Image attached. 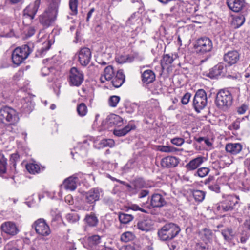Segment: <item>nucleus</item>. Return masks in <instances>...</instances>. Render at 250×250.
I'll list each match as a JSON object with an SVG mask.
<instances>
[{
  "mask_svg": "<svg viewBox=\"0 0 250 250\" xmlns=\"http://www.w3.org/2000/svg\"><path fill=\"white\" fill-rule=\"evenodd\" d=\"M77 111L79 116L83 117L87 113V107L85 104L82 103L78 105Z\"/></svg>",
  "mask_w": 250,
  "mask_h": 250,
  "instance_id": "ea45409f",
  "label": "nucleus"
},
{
  "mask_svg": "<svg viewBox=\"0 0 250 250\" xmlns=\"http://www.w3.org/2000/svg\"><path fill=\"white\" fill-rule=\"evenodd\" d=\"M158 150L161 152L167 153H174L178 150L177 148L173 146H159Z\"/></svg>",
  "mask_w": 250,
  "mask_h": 250,
  "instance_id": "37998d69",
  "label": "nucleus"
},
{
  "mask_svg": "<svg viewBox=\"0 0 250 250\" xmlns=\"http://www.w3.org/2000/svg\"><path fill=\"white\" fill-rule=\"evenodd\" d=\"M67 220L71 223L77 222L79 219L80 216L76 213H70L66 215Z\"/></svg>",
  "mask_w": 250,
  "mask_h": 250,
  "instance_id": "49530a36",
  "label": "nucleus"
},
{
  "mask_svg": "<svg viewBox=\"0 0 250 250\" xmlns=\"http://www.w3.org/2000/svg\"><path fill=\"white\" fill-rule=\"evenodd\" d=\"M41 3V0H36L33 3L29 4L23 11V22L29 19L31 21L34 19L38 10Z\"/></svg>",
  "mask_w": 250,
  "mask_h": 250,
  "instance_id": "9b49d317",
  "label": "nucleus"
},
{
  "mask_svg": "<svg viewBox=\"0 0 250 250\" xmlns=\"http://www.w3.org/2000/svg\"><path fill=\"white\" fill-rule=\"evenodd\" d=\"M112 80V85L116 88L120 87L124 83L125 76L122 70H118Z\"/></svg>",
  "mask_w": 250,
  "mask_h": 250,
  "instance_id": "393cba45",
  "label": "nucleus"
},
{
  "mask_svg": "<svg viewBox=\"0 0 250 250\" xmlns=\"http://www.w3.org/2000/svg\"><path fill=\"white\" fill-rule=\"evenodd\" d=\"M141 78L144 83L149 84L155 80V74L151 70H146L142 74Z\"/></svg>",
  "mask_w": 250,
  "mask_h": 250,
  "instance_id": "a878e982",
  "label": "nucleus"
},
{
  "mask_svg": "<svg viewBox=\"0 0 250 250\" xmlns=\"http://www.w3.org/2000/svg\"><path fill=\"white\" fill-rule=\"evenodd\" d=\"M91 58L90 50L87 47L82 48L78 53L79 62L83 66H86L89 63Z\"/></svg>",
  "mask_w": 250,
  "mask_h": 250,
  "instance_id": "4468645a",
  "label": "nucleus"
},
{
  "mask_svg": "<svg viewBox=\"0 0 250 250\" xmlns=\"http://www.w3.org/2000/svg\"><path fill=\"white\" fill-rule=\"evenodd\" d=\"M135 128V125L132 124H129L124 128L119 129L115 130L114 134L117 136H123L126 135L130 130H133Z\"/></svg>",
  "mask_w": 250,
  "mask_h": 250,
  "instance_id": "7c9ffc66",
  "label": "nucleus"
},
{
  "mask_svg": "<svg viewBox=\"0 0 250 250\" xmlns=\"http://www.w3.org/2000/svg\"><path fill=\"white\" fill-rule=\"evenodd\" d=\"M209 171L210 169L208 167H201L197 170L195 175H197L200 177L203 178L207 176L209 173Z\"/></svg>",
  "mask_w": 250,
  "mask_h": 250,
  "instance_id": "a18cd8bd",
  "label": "nucleus"
},
{
  "mask_svg": "<svg viewBox=\"0 0 250 250\" xmlns=\"http://www.w3.org/2000/svg\"><path fill=\"white\" fill-rule=\"evenodd\" d=\"M86 245L87 249L90 250H102L104 248L102 245L101 237L98 235H93L88 237Z\"/></svg>",
  "mask_w": 250,
  "mask_h": 250,
  "instance_id": "ddd939ff",
  "label": "nucleus"
},
{
  "mask_svg": "<svg viewBox=\"0 0 250 250\" xmlns=\"http://www.w3.org/2000/svg\"><path fill=\"white\" fill-rule=\"evenodd\" d=\"M32 228H34L37 233L39 235L46 236L51 233L49 226L44 219L40 218L34 222L32 225Z\"/></svg>",
  "mask_w": 250,
  "mask_h": 250,
  "instance_id": "f8f14e48",
  "label": "nucleus"
},
{
  "mask_svg": "<svg viewBox=\"0 0 250 250\" xmlns=\"http://www.w3.org/2000/svg\"><path fill=\"white\" fill-rule=\"evenodd\" d=\"M0 120L2 122H7L10 125H15L19 121L17 111L13 108L5 106L0 109Z\"/></svg>",
  "mask_w": 250,
  "mask_h": 250,
  "instance_id": "423d86ee",
  "label": "nucleus"
},
{
  "mask_svg": "<svg viewBox=\"0 0 250 250\" xmlns=\"http://www.w3.org/2000/svg\"><path fill=\"white\" fill-rule=\"evenodd\" d=\"M229 8L234 12H239L245 6V0H227Z\"/></svg>",
  "mask_w": 250,
  "mask_h": 250,
  "instance_id": "f3484780",
  "label": "nucleus"
},
{
  "mask_svg": "<svg viewBox=\"0 0 250 250\" xmlns=\"http://www.w3.org/2000/svg\"><path fill=\"white\" fill-rule=\"evenodd\" d=\"M126 61H122L120 62V63H125V62H131L134 60V57L130 56V55H127L125 57Z\"/></svg>",
  "mask_w": 250,
  "mask_h": 250,
  "instance_id": "338daca9",
  "label": "nucleus"
},
{
  "mask_svg": "<svg viewBox=\"0 0 250 250\" xmlns=\"http://www.w3.org/2000/svg\"><path fill=\"white\" fill-rule=\"evenodd\" d=\"M135 235L130 231H126L123 233L120 237V240L124 242L131 241L135 238Z\"/></svg>",
  "mask_w": 250,
  "mask_h": 250,
  "instance_id": "c9c22d12",
  "label": "nucleus"
},
{
  "mask_svg": "<svg viewBox=\"0 0 250 250\" xmlns=\"http://www.w3.org/2000/svg\"><path fill=\"white\" fill-rule=\"evenodd\" d=\"M137 107V104H133L126 107V111L127 113L131 114L134 112L135 108Z\"/></svg>",
  "mask_w": 250,
  "mask_h": 250,
  "instance_id": "e2e57ef3",
  "label": "nucleus"
},
{
  "mask_svg": "<svg viewBox=\"0 0 250 250\" xmlns=\"http://www.w3.org/2000/svg\"><path fill=\"white\" fill-rule=\"evenodd\" d=\"M115 75L113 67L111 66H107L104 70L103 74L100 78L101 83H104L106 81L111 80Z\"/></svg>",
  "mask_w": 250,
  "mask_h": 250,
  "instance_id": "4be33fe9",
  "label": "nucleus"
},
{
  "mask_svg": "<svg viewBox=\"0 0 250 250\" xmlns=\"http://www.w3.org/2000/svg\"><path fill=\"white\" fill-rule=\"evenodd\" d=\"M26 168L30 173L36 174L44 170L45 167L38 164L30 163L26 165Z\"/></svg>",
  "mask_w": 250,
  "mask_h": 250,
  "instance_id": "bb28decb",
  "label": "nucleus"
},
{
  "mask_svg": "<svg viewBox=\"0 0 250 250\" xmlns=\"http://www.w3.org/2000/svg\"><path fill=\"white\" fill-rule=\"evenodd\" d=\"M245 21V19L244 15H239L233 18L232 23L235 28H239L243 24Z\"/></svg>",
  "mask_w": 250,
  "mask_h": 250,
  "instance_id": "f704fd0d",
  "label": "nucleus"
},
{
  "mask_svg": "<svg viewBox=\"0 0 250 250\" xmlns=\"http://www.w3.org/2000/svg\"><path fill=\"white\" fill-rule=\"evenodd\" d=\"M32 52V49L28 44L17 47L14 50L12 54L13 63L19 66L28 58Z\"/></svg>",
  "mask_w": 250,
  "mask_h": 250,
  "instance_id": "39448f33",
  "label": "nucleus"
},
{
  "mask_svg": "<svg viewBox=\"0 0 250 250\" xmlns=\"http://www.w3.org/2000/svg\"><path fill=\"white\" fill-rule=\"evenodd\" d=\"M129 208L133 211H140L142 212L146 213L147 211L144 209L140 208L136 204H132L130 206Z\"/></svg>",
  "mask_w": 250,
  "mask_h": 250,
  "instance_id": "13d9d810",
  "label": "nucleus"
},
{
  "mask_svg": "<svg viewBox=\"0 0 250 250\" xmlns=\"http://www.w3.org/2000/svg\"><path fill=\"white\" fill-rule=\"evenodd\" d=\"M239 54L236 50L228 52L224 56V60L229 65L235 64L239 60Z\"/></svg>",
  "mask_w": 250,
  "mask_h": 250,
  "instance_id": "a211bd4d",
  "label": "nucleus"
},
{
  "mask_svg": "<svg viewBox=\"0 0 250 250\" xmlns=\"http://www.w3.org/2000/svg\"><path fill=\"white\" fill-rule=\"evenodd\" d=\"M114 141L112 139L103 140L101 142V144L104 147L109 146L112 147L114 146Z\"/></svg>",
  "mask_w": 250,
  "mask_h": 250,
  "instance_id": "864d4df0",
  "label": "nucleus"
},
{
  "mask_svg": "<svg viewBox=\"0 0 250 250\" xmlns=\"http://www.w3.org/2000/svg\"><path fill=\"white\" fill-rule=\"evenodd\" d=\"M184 142V139L180 137H175L171 140V143L178 146H181Z\"/></svg>",
  "mask_w": 250,
  "mask_h": 250,
  "instance_id": "603ef678",
  "label": "nucleus"
},
{
  "mask_svg": "<svg viewBox=\"0 0 250 250\" xmlns=\"http://www.w3.org/2000/svg\"><path fill=\"white\" fill-rule=\"evenodd\" d=\"M179 163V159L176 157L167 156L162 159L161 164L163 167H176Z\"/></svg>",
  "mask_w": 250,
  "mask_h": 250,
  "instance_id": "412c9836",
  "label": "nucleus"
},
{
  "mask_svg": "<svg viewBox=\"0 0 250 250\" xmlns=\"http://www.w3.org/2000/svg\"><path fill=\"white\" fill-rule=\"evenodd\" d=\"M78 0H69V8L72 15H76L78 12Z\"/></svg>",
  "mask_w": 250,
  "mask_h": 250,
  "instance_id": "de8ad7c7",
  "label": "nucleus"
},
{
  "mask_svg": "<svg viewBox=\"0 0 250 250\" xmlns=\"http://www.w3.org/2000/svg\"><path fill=\"white\" fill-rule=\"evenodd\" d=\"M173 56V54L171 56L167 54L163 55L161 61V65L163 69H165L173 62L174 60Z\"/></svg>",
  "mask_w": 250,
  "mask_h": 250,
  "instance_id": "2f4dec72",
  "label": "nucleus"
},
{
  "mask_svg": "<svg viewBox=\"0 0 250 250\" xmlns=\"http://www.w3.org/2000/svg\"><path fill=\"white\" fill-rule=\"evenodd\" d=\"M61 0H49V5L39 17V21L43 27L51 26L57 19L58 8Z\"/></svg>",
  "mask_w": 250,
  "mask_h": 250,
  "instance_id": "f257e3e1",
  "label": "nucleus"
},
{
  "mask_svg": "<svg viewBox=\"0 0 250 250\" xmlns=\"http://www.w3.org/2000/svg\"><path fill=\"white\" fill-rule=\"evenodd\" d=\"M221 233L224 239L229 243H230L234 237L233 232L230 229H226L223 230Z\"/></svg>",
  "mask_w": 250,
  "mask_h": 250,
  "instance_id": "72a5a7b5",
  "label": "nucleus"
},
{
  "mask_svg": "<svg viewBox=\"0 0 250 250\" xmlns=\"http://www.w3.org/2000/svg\"><path fill=\"white\" fill-rule=\"evenodd\" d=\"M180 230L181 229L177 225L169 223L165 224L159 229L157 233L160 239L163 241H167L176 237Z\"/></svg>",
  "mask_w": 250,
  "mask_h": 250,
  "instance_id": "f03ea898",
  "label": "nucleus"
},
{
  "mask_svg": "<svg viewBox=\"0 0 250 250\" xmlns=\"http://www.w3.org/2000/svg\"><path fill=\"white\" fill-rule=\"evenodd\" d=\"M242 148L243 146L240 143H229L227 144L225 146L226 151L233 155L240 153Z\"/></svg>",
  "mask_w": 250,
  "mask_h": 250,
  "instance_id": "6ab92c4d",
  "label": "nucleus"
},
{
  "mask_svg": "<svg viewBox=\"0 0 250 250\" xmlns=\"http://www.w3.org/2000/svg\"><path fill=\"white\" fill-rule=\"evenodd\" d=\"M239 198L237 196L228 195L223 197V200L215 204L213 208L218 211L226 212L232 210L238 203Z\"/></svg>",
  "mask_w": 250,
  "mask_h": 250,
  "instance_id": "7ed1b4c3",
  "label": "nucleus"
},
{
  "mask_svg": "<svg viewBox=\"0 0 250 250\" xmlns=\"http://www.w3.org/2000/svg\"><path fill=\"white\" fill-rule=\"evenodd\" d=\"M103 194V190L99 188H93L86 192L83 194V198L85 203L91 205V208L87 210H93L97 201L100 199Z\"/></svg>",
  "mask_w": 250,
  "mask_h": 250,
  "instance_id": "6e6552de",
  "label": "nucleus"
},
{
  "mask_svg": "<svg viewBox=\"0 0 250 250\" xmlns=\"http://www.w3.org/2000/svg\"><path fill=\"white\" fill-rule=\"evenodd\" d=\"M168 245L171 250H178L179 249L178 245L176 242H172Z\"/></svg>",
  "mask_w": 250,
  "mask_h": 250,
  "instance_id": "774afa93",
  "label": "nucleus"
},
{
  "mask_svg": "<svg viewBox=\"0 0 250 250\" xmlns=\"http://www.w3.org/2000/svg\"><path fill=\"white\" fill-rule=\"evenodd\" d=\"M221 161H223L227 165H229L233 162L232 159L231 158H229L227 155L222 156Z\"/></svg>",
  "mask_w": 250,
  "mask_h": 250,
  "instance_id": "680f3d73",
  "label": "nucleus"
},
{
  "mask_svg": "<svg viewBox=\"0 0 250 250\" xmlns=\"http://www.w3.org/2000/svg\"><path fill=\"white\" fill-rule=\"evenodd\" d=\"M192 194L195 200L198 202H202L206 195L205 192L199 190H194Z\"/></svg>",
  "mask_w": 250,
  "mask_h": 250,
  "instance_id": "58836bf2",
  "label": "nucleus"
},
{
  "mask_svg": "<svg viewBox=\"0 0 250 250\" xmlns=\"http://www.w3.org/2000/svg\"><path fill=\"white\" fill-rule=\"evenodd\" d=\"M201 238L204 241L208 242L211 239L212 233L210 230L205 228L201 232Z\"/></svg>",
  "mask_w": 250,
  "mask_h": 250,
  "instance_id": "e433bc0d",
  "label": "nucleus"
},
{
  "mask_svg": "<svg viewBox=\"0 0 250 250\" xmlns=\"http://www.w3.org/2000/svg\"><path fill=\"white\" fill-rule=\"evenodd\" d=\"M51 44L49 42L44 45V46L40 50L41 55H44L45 52L50 49Z\"/></svg>",
  "mask_w": 250,
  "mask_h": 250,
  "instance_id": "052dcab7",
  "label": "nucleus"
},
{
  "mask_svg": "<svg viewBox=\"0 0 250 250\" xmlns=\"http://www.w3.org/2000/svg\"><path fill=\"white\" fill-rule=\"evenodd\" d=\"M77 182L78 178L76 177L70 176L64 181L63 184L61 185V188L66 190L73 191L77 188Z\"/></svg>",
  "mask_w": 250,
  "mask_h": 250,
  "instance_id": "aec40b11",
  "label": "nucleus"
},
{
  "mask_svg": "<svg viewBox=\"0 0 250 250\" xmlns=\"http://www.w3.org/2000/svg\"><path fill=\"white\" fill-rule=\"evenodd\" d=\"M196 250H208V242L198 243L195 247Z\"/></svg>",
  "mask_w": 250,
  "mask_h": 250,
  "instance_id": "3c124183",
  "label": "nucleus"
},
{
  "mask_svg": "<svg viewBox=\"0 0 250 250\" xmlns=\"http://www.w3.org/2000/svg\"><path fill=\"white\" fill-rule=\"evenodd\" d=\"M7 159L3 152L0 151V176L6 173L7 171Z\"/></svg>",
  "mask_w": 250,
  "mask_h": 250,
  "instance_id": "473e14b6",
  "label": "nucleus"
},
{
  "mask_svg": "<svg viewBox=\"0 0 250 250\" xmlns=\"http://www.w3.org/2000/svg\"><path fill=\"white\" fill-rule=\"evenodd\" d=\"M132 184L133 186V194H137L141 189L145 188L146 186L145 181L140 178L134 180Z\"/></svg>",
  "mask_w": 250,
  "mask_h": 250,
  "instance_id": "c756f323",
  "label": "nucleus"
},
{
  "mask_svg": "<svg viewBox=\"0 0 250 250\" xmlns=\"http://www.w3.org/2000/svg\"><path fill=\"white\" fill-rule=\"evenodd\" d=\"M240 122L241 119L239 118L237 119L235 121H234L231 125H230L229 126L228 128L230 130H238L240 128Z\"/></svg>",
  "mask_w": 250,
  "mask_h": 250,
  "instance_id": "8fccbe9b",
  "label": "nucleus"
},
{
  "mask_svg": "<svg viewBox=\"0 0 250 250\" xmlns=\"http://www.w3.org/2000/svg\"><path fill=\"white\" fill-rule=\"evenodd\" d=\"M208 98L206 91L200 89L198 90L193 99L192 105L195 111L197 112H200L207 104Z\"/></svg>",
  "mask_w": 250,
  "mask_h": 250,
  "instance_id": "0eeeda50",
  "label": "nucleus"
},
{
  "mask_svg": "<svg viewBox=\"0 0 250 250\" xmlns=\"http://www.w3.org/2000/svg\"><path fill=\"white\" fill-rule=\"evenodd\" d=\"M35 33V29L33 27H30L27 31L26 33V36L28 37H30L33 35Z\"/></svg>",
  "mask_w": 250,
  "mask_h": 250,
  "instance_id": "69168bd1",
  "label": "nucleus"
},
{
  "mask_svg": "<svg viewBox=\"0 0 250 250\" xmlns=\"http://www.w3.org/2000/svg\"><path fill=\"white\" fill-rule=\"evenodd\" d=\"M152 226V221L149 219L141 220L137 223L138 228L142 231H148L151 229Z\"/></svg>",
  "mask_w": 250,
  "mask_h": 250,
  "instance_id": "cd10ccee",
  "label": "nucleus"
},
{
  "mask_svg": "<svg viewBox=\"0 0 250 250\" xmlns=\"http://www.w3.org/2000/svg\"><path fill=\"white\" fill-rule=\"evenodd\" d=\"M16 245V242L14 241H11L7 243L4 246V250H19L16 248L15 246Z\"/></svg>",
  "mask_w": 250,
  "mask_h": 250,
  "instance_id": "5fc2aeb1",
  "label": "nucleus"
},
{
  "mask_svg": "<svg viewBox=\"0 0 250 250\" xmlns=\"http://www.w3.org/2000/svg\"><path fill=\"white\" fill-rule=\"evenodd\" d=\"M150 205L152 208H161L167 203L165 198L160 194H153L150 198Z\"/></svg>",
  "mask_w": 250,
  "mask_h": 250,
  "instance_id": "dca6fc26",
  "label": "nucleus"
},
{
  "mask_svg": "<svg viewBox=\"0 0 250 250\" xmlns=\"http://www.w3.org/2000/svg\"><path fill=\"white\" fill-rule=\"evenodd\" d=\"M33 109V106L30 101L25 102L21 107L22 112L25 113H30Z\"/></svg>",
  "mask_w": 250,
  "mask_h": 250,
  "instance_id": "c03bdc74",
  "label": "nucleus"
},
{
  "mask_svg": "<svg viewBox=\"0 0 250 250\" xmlns=\"http://www.w3.org/2000/svg\"><path fill=\"white\" fill-rule=\"evenodd\" d=\"M225 67L222 63H218L212 68L208 73V76L211 78H216L218 76L223 75Z\"/></svg>",
  "mask_w": 250,
  "mask_h": 250,
  "instance_id": "5701e85b",
  "label": "nucleus"
},
{
  "mask_svg": "<svg viewBox=\"0 0 250 250\" xmlns=\"http://www.w3.org/2000/svg\"><path fill=\"white\" fill-rule=\"evenodd\" d=\"M120 100V97L119 96L116 95L111 96L108 100V105L111 107H116Z\"/></svg>",
  "mask_w": 250,
  "mask_h": 250,
  "instance_id": "a19ab883",
  "label": "nucleus"
},
{
  "mask_svg": "<svg viewBox=\"0 0 250 250\" xmlns=\"http://www.w3.org/2000/svg\"><path fill=\"white\" fill-rule=\"evenodd\" d=\"M133 219V216L130 214L120 213L119 215V219L120 222L123 224H127L132 221Z\"/></svg>",
  "mask_w": 250,
  "mask_h": 250,
  "instance_id": "4c0bfd02",
  "label": "nucleus"
},
{
  "mask_svg": "<svg viewBox=\"0 0 250 250\" xmlns=\"http://www.w3.org/2000/svg\"><path fill=\"white\" fill-rule=\"evenodd\" d=\"M84 75L82 71L76 67H72L70 70L68 82L71 86H79L83 83Z\"/></svg>",
  "mask_w": 250,
  "mask_h": 250,
  "instance_id": "9d476101",
  "label": "nucleus"
},
{
  "mask_svg": "<svg viewBox=\"0 0 250 250\" xmlns=\"http://www.w3.org/2000/svg\"><path fill=\"white\" fill-rule=\"evenodd\" d=\"M86 141H84L83 142V146L80 145V147H82V148L81 149H80L78 147H77V148H74V150H78V151H76L75 152V153L79 154V155H80L81 156L85 155L87 153V150L86 148L85 147V146H84V145L86 144ZM71 154L72 157H73L74 152L73 151H72L71 152Z\"/></svg>",
  "mask_w": 250,
  "mask_h": 250,
  "instance_id": "79ce46f5",
  "label": "nucleus"
},
{
  "mask_svg": "<svg viewBox=\"0 0 250 250\" xmlns=\"http://www.w3.org/2000/svg\"><path fill=\"white\" fill-rule=\"evenodd\" d=\"M208 187L211 191H214L216 193H219L220 192V187L217 184L209 185Z\"/></svg>",
  "mask_w": 250,
  "mask_h": 250,
  "instance_id": "bf43d9fd",
  "label": "nucleus"
},
{
  "mask_svg": "<svg viewBox=\"0 0 250 250\" xmlns=\"http://www.w3.org/2000/svg\"><path fill=\"white\" fill-rule=\"evenodd\" d=\"M233 97L230 92L227 89H221L217 94L215 104L222 109L227 110L232 105Z\"/></svg>",
  "mask_w": 250,
  "mask_h": 250,
  "instance_id": "20e7f679",
  "label": "nucleus"
},
{
  "mask_svg": "<svg viewBox=\"0 0 250 250\" xmlns=\"http://www.w3.org/2000/svg\"><path fill=\"white\" fill-rule=\"evenodd\" d=\"M111 123L117 125H120L123 122L122 118L117 115L113 114L110 118Z\"/></svg>",
  "mask_w": 250,
  "mask_h": 250,
  "instance_id": "09e8293b",
  "label": "nucleus"
},
{
  "mask_svg": "<svg viewBox=\"0 0 250 250\" xmlns=\"http://www.w3.org/2000/svg\"><path fill=\"white\" fill-rule=\"evenodd\" d=\"M248 109V106L246 104H243L237 109V113L240 115L244 114Z\"/></svg>",
  "mask_w": 250,
  "mask_h": 250,
  "instance_id": "6e6d98bb",
  "label": "nucleus"
},
{
  "mask_svg": "<svg viewBox=\"0 0 250 250\" xmlns=\"http://www.w3.org/2000/svg\"><path fill=\"white\" fill-rule=\"evenodd\" d=\"M149 193V191L148 190H142L139 194L138 197L139 198H144L148 195Z\"/></svg>",
  "mask_w": 250,
  "mask_h": 250,
  "instance_id": "0e129e2a",
  "label": "nucleus"
},
{
  "mask_svg": "<svg viewBox=\"0 0 250 250\" xmlns=\"http://www.w3.org/2000/svg\"><path fill=\"white\" fill-rule=\"evenodd\" d=\"M195 48L197 52L202 54L209 52L213 48L212 41L208 37H201L196 41Z\"/></svg>",
  "mask_w": 250,
  "mask_h": 250,
  "instance_id": "1a4fd4ad",
  "label": "nucleus"
},
{
  "mask_svg": "<svg viewBox=\"0 0 250 250\" xmlns=\"http://www.w3.org/2000/svg\"><path fill=\"white\" fill-rule=\"evenodd\" d=\"M203 162L204 157L199 156L190 161L185 167L188 171H192L196 169Z\"/></svg>",
  "mask_w": 250,
  "mask_h": 250,
  "instance_id": "b1692460",
  "label": "nucleus"
},
{
  "mask_svg": "<svg viewBox=\"0 0 250 250\" xmlns=\"http://www.w3.org/2000/svg\"><path fill=\"white\" fill-rule=\"evenodd\" d=\"M0 228L2 232L9 235L14 236L17 234L19 231L16 224L10 221L2 223Z\"/></svg>",
  "mask_w": 250,
  "mask_h": 250,
  "instance_id": "2eb2a0df",
  "label": "nucleus"
},
{
  "mask_svg": "<svg viewBox=\"0 0 250 250\" xmlns=\"http://www.w3.org/2000/svg\"><path fill=\"white\" fill-rule=\"evenodd\" d=\"M84 220L88 226L92 227H96L99 222L97 217L93 212L86 214Z\"/></svg>",
  "mask_w": 250,
  "mask_h": 250,
  "instance_id": "c85d7f7f",
  "label": "nucleus"
},
{
  "mask_svg": "<svg viewBox=\"0 0 250 250\" xmlns=\"http://www.w3.org/2000/svg\"><path fill=\"white\" fill-rule=\"evenodd\" d=\"M191 94L189 93H186L182 98L181 102L183 104H187L189 101L191 97Z\"/></svg>",
  "mask_w": 250,
  "mask_h": 250,
  "instance_id": "4d7b16f0",
  "label": "nucleus"
}]
</instances>
